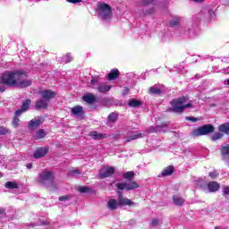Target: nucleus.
<instances>
[{"instance_id": "28", "label": "nucleus", "mask_w": 229, "mask_h": 229, "mask_svg": "<svg viewBox=\"0 0 229 229\" xmlns=\"http://www.w3.org/2000/svg\"><path fill=\"white\" fill-rule=\"evenodd\" d=\"M141 103L140 101L137 100V99H131L129 101V106H131L132 108H135L137 106H140Z\"/></svg>"}, {"instance_id": "4", "label": "nucleus", "mask_w": 229, "mask_h": 229, "mask_svg": "<svg viewBox=\"0 0 229 229\" xmlns=\"http://www.w3.org/2000/svg\"><path fill=\"white\" fill-rule=\"evenodd\" d=\"M90 87L100 93L109 92L112 89V86L99 83V77L98 76L91 77Z\"/></svg>"}, {"instance_id": "49", "label": "nucleus", "mask_w": 229, "mask_h": 229, "mask_svg": "<svg viewBox=\"0 0 229 229\" xmlns=\"http://www.w3.org/2000/svg\"><path fill=\"white\" fill-rule=\"evenodd\" d=\"M221 72H223V74H229V68L221 70Z\"/></svg>"}, {"instance_id": "43", "label": "nucleus", "mask_w": 229, "mask_h": 229, "mask_svg": "<svg viewBox=\"0 0 229 229\" xmlns=\"http://www.w3.org/2000/svg\"><path fill=\"white\" fill-rule=\"evenodd\" d=\"M208 176L212 178V180H215V178H217V176H219V174L216 171H213L208 174Z\"/></svg>"}, {"instance_id": "7", "label": "nucleus", "mask_w": 229, "mask_h": 229, "mask_svg": "<svg viewBox=\"0 0 229 229\" xmlns=\"http://www.w3.org/2000/svg\"><path fill=\"white\" fill-rule=\"evenodd\" d=\"M118 191H133V189H139V183L136 182H118L116 183Z\"/></svg>"}, {"instance_id": "24", "label": "nucleus", "mask_w": 229, "mask_h": 229, "mask_svg": "<svg viewBox=\"0 0 229 229\" xmlns=\"http://www.w3.org/2000/svg\"><path fill=\"white\" fill-rule=\"evenodd\" d=\"M5 189H19L17 182H6L4 184Z\"/></svg>"}, {"instance_id": "3", "label": "nucleus", "mask_w": 229, "mask_h": 229, "mask_svg": "<svg viewBox=\"0 0 229 229\" xmlns=\"http://www.w3.org/2000/svg\"><path fill=\"white\" fill-rule=\"evenodd\" d=\"M98 10L102 21H110L112 19V9L107 4H98Z\"/></svg>"}, {"instance_id": "11", "label": "nucleus", "mask_w": 229, "mask_h": 229, "mask_svg": "<svg viewBox=\"0 0 229 229\" xmlns=\"http://www.w3.org/2000/svg\"><path fill=\"white\" fill-rule=\"evenodd\" d=\"M48 151L49 148H39L34 152V158H42V157H46V155H47Z\"/></svg>"}, {"instance_id": "51", "label": "nucleus", "mask_w": 229, "mask_h": 229, "mask_svg": "<svg viewBox=\"0 0 229 229\" xmlns=\"http://www.w3.org/2000/svg\"><path fill=\"white\" fill-rule=\"evenodd\" d=\"M123 197V191H118V199H121Z\"/></svg>"}, {"instance_id": "26", "label": "nucleus", "mask_w": 229, "mask_h": 229, "mask_svg": "<svg viewBox=\"0 0 229 229\" xmlns=\"http://www.w3.org/2000/svg\"><path fill=\"white\" fill-rule=\"evenodd\" d=\"M219 131L229 135V123L222 124L218 127Z\"/></svg>"}, {"instance_id": "29", "label": "nucleus", "mask_w": 229, "mask_h": 229, "mask_svg": "<svg viewBox=\"0 0 229 229\" xmlns=\"http://www.w3.org/2000/svg\"><path fill=\"white\" fill-rule=\"evenodd\" d=\"M136 139H142V133L133 132L132 135L127 140L128 142H130V140H135Z\"/></svg>"}, {"instance_id": "25", "label": "nucleus", "mask_w": 229, "mask_h": 229, "mask_svg": "<svg viewBox=\"0 0 229 229\" xmlns=\"http://www.w3.org/2000/svg\"><path fill=\"white\" fill-rule=\"evenodd\" d=\"M118 117H119V114L117 113H111L107 117V121L109 123H115Z\"/></svg>"}, {"instance_id": "16", "label": "nucleus", "mask_w": 229, "mask_h": 229, "mask_svg": "<svg viewBox=\"0 0 229 229\" xmlns=\"http://www.w3.org/2000/svg\"><path fill=\"white\" fill-rule=\"evenodd\" d=\"M40 124H42V118H35L29 123V128L33 130L34 128H38Z\"/></svg>"}, {"instance_id": "8", "label": "nucleus", "mask_w": 229, "mask_h": 229, "mask_svg": "<svg viewBox=\"0 0 229 229\" xmlns=\"http://www.w3.org/2000/svg\"><path fill=\"white\" fill-rule=\"evenodd\" d=\"M115 172V169L114 166H104L99 171V177L100 178H108L109 176H112L114 173Z\"/></svg>"}, {"instance_id": "2", "label": "nucleus", "mask_w": 229, "mask_h": 229, "mask_svg": "<svg viewBox=\"0 0 229 229\" xmlns=\"http://www.w3.org/2000/svg\"><path fill=\"white\" fill-rule=\"evenodd\" d=\"M172 112H175L176 114H182L185 108H191L192 106V103L189 101V98L181 97L179 98H175L171 101Z\"/></svg>"}, {"instance_id": "55", "label": "nucleus", "mask_w": 229, "mask_h": 229, "mask_svg": "<svg viewBox=\"0 0 229 229\" xmlns=\"http://www.w3.org/2000/svg\"><path fill=\"white\" fill-rule=\"evenodd\" d=\"M3 176H4V174L0 172V178H3Z\"/></svg>"}, {"instance_id": "27", "label": "nucleus", "mask_w": 229, "mask_h": 229, "mask_svg": "<svg viewBox=\"0 0 229 229\" xmlns=\"http://www.w3.org/2000/svg\"><path fill=\"white\" fill-rule=\"evenodd\" d=\"M21 120L19 119V115H17V111L14 113V118L13 120V128H19V124Z\"/></svg>"}, {"instance_id": "40", "label": "nucleus", "mask_w": 229, "mask_h": 229, "mask_svg": "<svg viewBox=\"0 0 229 229\" xmlns=\"http://www.w3.org/2000/svg\"><path fill=\"white\" fill-rule=\"evenodd\" d=\"M45 137H46V132L44 131V130H39L36 136L37 139H44Z\"/></svg>"}, {"instance_id": "5", "label": "nucleus", "mask_w": 229, "mask_h": 229, "mask_svg": "<svg viewBox=\"0 0 229 229\" xmlns=\"http://www.w3.org/2000/svg\"><path fill=\"white\" fill-rule=\"evenodd\" d=\"M54 179H55V174H53V172L44 170L39 174L38 182L41 185H46V183H53Z\"/></svg>"}, {"instance_id": "48", "label": "nucleus", "mask_w": 229, "mask_h": 229, "mask_svg": "<svg viewBox=\"0 0 229 229\" xmlns=\"http://www.w3.org/2000/svg\"><path fill=\"white\" fill-rule=\"evenodd\" d=\"M66 199H69V196H62L59 198V201H66Z\"/></svg>"}, {"instance_id": "19", "label": "nucleus", "mask_w": 229, "mask_h": 229, "mask_svg": "<svg viewBox=\"0 0 229 229\" xmlns=\"http://www.w3.org/2000/svg\"><path fill=\"white\" fill-rule=\"evenodd\" d=\"M119 207V202L115 199H110L107 202V208L109 210H115Z\"/></svg>"}, {"instance_id": "32", "label": "nucleus", "mask_w": 229, "mask_h": 229, "mask_svg": "<svg viewBox=\"0 0 229 229\" xmlns=\"http://www.w3.org/2000/svg\"><path fill=\"white\" fill-rule=\"evenodd\" d=\"M8 133H12L11 130H8L6 127L4 126H0V135H6Z\"/></svg>"}, {"instance_id": "31", "label": "nucleus", "mask_w": 229, "mask_h": 229, "mask_svg": "<svg viewBox=\"0 0 229 229\" xmlns=\"http://www.w3.org/2000/svg\"><path fill=\"white\" fill-rule=\"evenodd\" d=\"M145 12H143V15H151L153 12H155V7L150 6V7H145L144 8Z\"/></svg>"}, {"instance_id": "36", "label": "nucleus", "mask_w": 229, "mask_h": 229, "mask_svg": "<svg viewBox=\"0 0 229 229\" xmlns=\"http://www.w3.org/2000/svg\"><path fill=\"white\" fill-rule=\"evenodd\" d=\"M222 192L225 198H229V186H224L222 188Z\"/></svg>"}, {"instance_id": "35", "label": "nucleus", "mask_w": 229, "mask_h": 229, "mask_svg": "<svg viewBox=\"0 0 229 229\" xmlns=\"http://www.w3.org/2000/svg\"><path fill=\"white\" fill-rule=\"evenodd\" d=\"M160 89L157 88V87H151L149 88V94H156L158 95L160 94Z\"/></svg>"}, {"instance_id": "37", "label": "nucleus", "mask_w": 229, "mask_h": 229, "mask_svg": "<svg viewBox=\"0 0 229 229\" xmlns=\"http://www.w3.org/2000/svg\"><path fill=\"white\" fill-rule=\"evenodd\" d=\"M63 62L64 64H69V62H72V56H71V54H67L65 56H64Z\"/></svg>"}, {"instance_id": "10", "label": "nucleus", "mask_w": 229, "mask_h": 229, "mask_svg": "<svg viewBox=\"0 0 229 229\" xmlns=\"http://www.w3.org/2000/svg\"><path fill=\"white\" fill-rule=\"evenodd\" d=\"M71 112L72 115H74V117H76L77 119H83V114H85V112L83 111V106H74L71 109Z\"/></svg>"}, {"instance_id": "42", "label": "nucleus", "mask_w": 229, "mask_h": 229, "mask_svg": "<svg viewBox=\"0 0 229 229\" xmlns=\"http://www.w3.org/2000/svg\"><path fill=\"white\" fill-rule=\"evenodd\" d=\"M78 191H79V192L83 194L85 192H89V191H90V189L87 186H81V187L78 188Z\"/></svg>"}, {"instance_id": "39", "label": "nucleus", "mask_w": 229, "mask_h": 229, "mask_svg": "<svg viewBox=\"0 0 229 229\" xmlns=\"http://www.w3.org/2000/svg\"><path fill=\"white\" fill-rule=\"evenodd\" d=\"M80 174H81V172L78 169H74V170H72L69 172V176L78 177V176H80Z\"/></svg>"}, {"instance_id": "47", "label": "nucleus", "mask_w": 229, "mask_h": 229, "mask_svg": "<svg viewBox=\"0 0 229 229\" xmlns=\"http://www.w3.org/2000/svg\"><path fill=\"white\" fill-rule=\"evenodd\" d=\"M128 92H130V89H128L127 87L123 88V96H126Z\"/></svg>"}, {"instance_id": "54", "label": "nucleus", "mask_w": 229, "mask_h": 229, "mask_svg": "<svg viewBox=\"0 0 229 229\" xmlns=\"http://www.w3.org/2000/svg\"><path fill=\"white\" fill-rule=\"evenodd\" d=\"M195 3H202L203 0H193Z\"/></svg>"}, {"instance_id": "13", "label": "nucleus", "mask_w": 229, "mask_h": 229, "mask_svg": "<svg viewBox=\"0 0 229 229\" xmlns=\"http://www.w3.org/2000/svg\"><path fill=\"white\" fill-rule=\"evenodd\" d=\"M221 185L217 182H209L208 184V192H217Z\"/></svg>"}, {"instance_id": "56", "label": "nucleus", "mask_w": 229, "mask_h": 229, "mask_svg": "<svg viewBox=\"0 0 229 229\" xmlns=\"http://www.w3.org/2000/svg\"><path fill=\"white\" fill-rule=\"evenodd\" d=\"M223 62H228V59L227 58H224Z\"/></svg>"}, {"instance_id": "23", "label": "nucleus", "mask_w": 229, "mask_h": 229, "mask_svg": "<svg viewBox=\"0 0 229 229\" xmlns=\"http://www.w3.org/2000/svg\"><path fill=\"white\" fill-rule=\"evenodd\" d=\"M173 173H174V167L168 166L162 171L161 174L162 176H171Z\"/></svg>"}, {"instance_id": "20", "label": "nucleus", "mask_w": 229, "mask_h": 229, "mask_svg": "<svg viewBox=\"0 0 229 229\" xmlns=\"http://www.w3.org/2000/svg\"><path fill=\"white\" fill-rule=\"evenodd\" d=\"M89 137H92L95 140H101V139H105L106 135L98 133V131H91Z\"/></svg>"}, {"instance_id": "58", "label": "nucleus", "mask_w": 229, "mask_h": 229, "mask_svg": "<svg viewBox=\"0 0 229 229\" xmlns=\"http://www.w3.org/2000/svg\"><path fill=\"white\" fill-rule=\"evenodd\" d=\"M36 3H38V1H40V0H34Z\"/></svg>"}, {"instance_id": "41", "label": "nucleus", "mask_w": 229, "mask_h": 229, "mask_svg": "<svg viewBox=\"0 0 229 229\" xmlns=\"http://www.w3.org/2000/svg\"><path fill=\"white\" fill-rule=\"evenodd\" d=\"M152 226H158L159 225H162V220L157 218H153L151 222Z\"/></svg>"}, {"instance_id": "14", "label": "nucleus", "mask_w": 229, "mask_h": 229, "mask_svg": "<svg viewBox=\"0 0 229 229\" xmlns=\"http://www.w3.org/2000/svg\"><path fill=\"white\" fill-rule=\"evenodd\" d=\"M30 105H31L30 99H26L25 101H23L21 108L16 111V115H21V114H23V112H26V110L30 108Z\"/></svg>"}, {"instance_id": "18", "label": "nucleus", "mask_w": 229, "mask_h": 229, "mask_svg": "<svg viewBox=\"0 0 229 229\" xmlns=\"http://www.w3.org/2000/svg\"><path fill=\"white\" fill-rule=\"evenodd\" d=\"M83 100L85 103L92 105L93 103H96V96L92 93H88L83 97Z\"/></svg>"}, {"instance_id": "1", "label": "nucleus", "mask_w": 229, "mask_h": 229, "mask_svg": "<svg viewBox=\"0 0 229 229\" xmlns=\"http://www.w3.org/2000/svg\"><path fill=\"white\" fill-rule=\"evenodd\" d=\"M26 72L22 71H6L0 76V83L7 87H20L25 89L31 86V81L24 80Z\"/></svg>"}, {"instance_id": "21", "label": "nucleus", "mask_w": 229, "mask_h": 229, "mask_svg": "<svg viewBox=\"0 0 229 229\" xmlns=\"http://www.w3.org/2000/svg\"><path fill=\"white\" fill-rule=\"evenodd\" d=\"M173 201H174V205H177L178 207H182V205H183V203H185V199H183L182 197H180L178 195H174L173 197Z\"/></svg>"}, {"instance_id": "34", "label": "nucleus", "mask_w": 229, "mask_h": 229, "mask_svg": "<svg viewBox=\"0 0 229 229\" xmlns=\"http://www.w3.org/2000/svg\"><path fill=\"white\" fill-rule=\"evenodd\" d=\"M155 0H142L140 3V6H149V4H153Z\"/></svg>"}, {"instance_id": "15", "label": "nucleus", "mask_w": 229, "mask_h": 229, "mask_svg": "<svg viewBox=\"0 0 229 229\" xmlns=\"http://www.w3.org/2000/svg\"><path fill=\"white\" fill-rule=\"evenodd\" d=\"M221 155H222L223 160H228V157H229V144L228 143L222 145Z\"/></svg>"}, {"instance_id": "38", "label": "nucleus", "mask_w": 229, "mask_h": 229, "mask_svg": "<svg viewBox=\"0 0 229 229\" xmlns=\"http://www.w3.org/2000/svg\"><path fill=\"white\" fill-rule=\"evenodd\" d=\"M219 139H223V133L216 132L212 135V140H219Z\"/></svg>"}, {"instance_id": "52", "label": "nucleus", "mask_w": 229, "mask_h": 229, "mask_svg": "<svg viewBox=\"0 0 229 229\" xmlns=\"http://www.w3.org/2000/svg\"><path fill=\"white\" fill-rule=\"evenodd\" d=\"M0 216H4V209L0 208Z\"/></svg>"}, {"instance_id": "53", "label": "nucleus", "mask_w": 229, "mask_h": 229, "mask_svg": "<svg viewBox=\"0 0 229 229\" xmlns=\"http://www.w3.org/2000/svg\"><path fill=\"white\" fill-rule=\"evenodd\" d=\"M225 162H226L227 165H229V157L225 160Z\"/></svg>"}, {"instance_id": "30", "label": "nucleus", "mask_w": 229, "mask_h": 229, "mask_svg": "<svg viewBox=\"0 0 229 229\" xmlns=\"http://www.w3.org/2000/svg\"><path fill=\"white\" fill-rule=\"evenodd\" d=\"M180 24V18H173L171 21H170V26L172 28H176V26H178Z\"/></svg>"}, {"instance_id": "12", "label": "nucleus", "mask_w": 229, "mask_h": 229, "mask_svg": "<svg viewBox=\"0 0 229 229\" xmlns=\"http://www.w3.org/2000/svg\"><path fill=\"white\" fill-rule=\"evenodd\" d=\"M119 207H131V205H135V202L131 201L130 199L121 197L118 199Z\"/></svg>"}, {"instance_id": "17", "label": "nucleus", "mask_w": 229, "mask_h": 229, "mask_svg": "<svg viewBox=\"0 0 229 229\" xmlns=\"http://www.w3.org/2000/svg\"><path fill=\"white\" fill-rule=\"evenodd\" d=\"M48 103L49 102L47 99H44L43 98H41V99H39L36 102L37 110L47 108Z\"/></svg>"}, {"instance_id": "59", "label": "nucleus", "mask_w": 229, "mask_h": 229, "mask_svg": "<svg viewBox=\"0 0 229 229\" xmlns=\"http://www.w3.org/2000/svg\"><path fill=\"white\" fill-rule=\"evenodd\" d=\"M181 72H182V73H183V71H182V70H181Z\"/></svg>"}, {"instance_id": "50", "label": "nucleus", "mask_w": 229, "mask_h": 229, "mask_svg": "<svg viewBox=\"0 0 229 229\" xmlns=\"http://www.w3.org/2000/svg\"><path fill=\"white\" fill-rule=\"evenodd\" d=\"M27 169H31L33 167V165L31 163H29L26 165Z\"/></svg>"}, {"instance_id": "6", "label": "nucleus", "mask_w": 229, "mask_h": 229, "mask_svg": "<svg viewBox=\"0 0 229 229\" xmlns=\"http://www.w3.org/2000/svg\"><path fill=\"white\" fill-rule=\"evenodd\" d=\"M214 131V127L212 124L203 125L194 130L191 132L192 137H201L203 135H208V133H212Z\"/></svg>"}, {"instance_id": "33", "label": "nucleus", "mask_w": 229, "mask_h": 229, "mask_svg": "<svg viewBox=\"0 0 229 229\" xmlns=\"http://www.w3.org/2000/svg\"><path fill=\"white\" fill-rule=\"evenodd\" d=\"M133 176H135V173L133 172H126L125 174H123V177L125 178V180H131Z\"/></svg>"}, {"instance_id": "44", "label": "nucleus", "mask_w": 229, "mask_h": 229, "mask_svg": "<svg viewBox=\"0 0 229 229\" xmlns=\"http://www.w3.org/2000/svg\"><path fill=\"white\" fill-rule=\"evenodd\" d=\"M186 121H191V123H198V121H199V119L193 117V116H187Z\"/></svg>"}, {"instance_id": "22", "label": "nucleus", "mask_w": 229, "mask_h": 229, "mask_svg": "<svg viewBox=\"0 0 229 229\" xmlns=\"http://www.w3.org/2000/svg\"><path fill=\"white\" fill-rule=\"evenodd\" d=\"M119 77V70L113 69L107 75L108 80H116Z\"/></svg>"}, {"instance_id": "57", "label": "nucleus", "mask_w": 229, "mask_h": 229, "mask_svg": "<svg viewBox=\"0 0 229 229\" xmlns=\"http://www.w3.org/2000/svg\"><path fill=\"white\" fill-rule=\"evenodd\" d=\"M0 92H4V89L0 88Z\"/></svg>"}, {"instance_id": "45", "label": "nucleus", "mask_w": 229, "mask_h": 229, "mask_svg": "<svg viewBox=\"0 0 229 229\" xmlns=\"http://www.w3.org/2000/svg\"><path fill=\"white\" fill-rule=\"evenodd\" d=\"M169 40H171V36L169 34H166L162 38L163 42H169Z\"/></svg>"}, {"instance_id": "46", "label": "nucleus", "mask_w": 229, "mask_h": 229, "mask_svg": "<svg viewBox=\"0 0 229 229\" xmlns=\"http://www.w3.org/2000/svg\"><path fill=\"white\" fill-rule=\"evenodd\" d=\"M67 3H72V4H76L78 3H81L83 0H66Z\"/></svg>"}, {"instance_id": "9", "label": "nucleus", "mask_w": 229, "mask_h": 229, "mask_svg": "<svg viewBox=\"0 0 229 229\" xmlns=\"http://www.w3.org/2000/svg\"><path fill=\"white\" fill-rule=\"evenodd\" d=\"M39 94L43 99H46L48 103L51 101V99H54V98H56V92L51 90V89H44L39 91Z\"/></svg>"}]
</instances>
